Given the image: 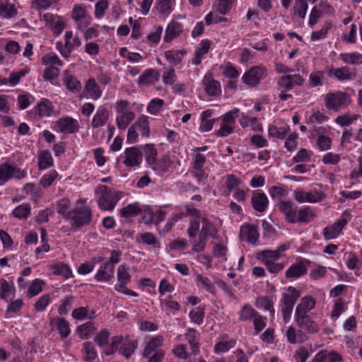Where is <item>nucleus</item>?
<instances>
[{"label":"nucleus","mask_w":362,"mask_h":362,"mask_svg":"<svg viewBox=\"0 0 362 362\" xmlns=\"http://www.w3.org/2000/svg\"><path fill=\"white\" fill-rule=\"evenodd\" d=\"M218 230L206 217L199 221V232L195 238H189L192 243V251L201 252L205 250L209 237H215Z\"/></svg>","instance_id":"1"},{"label":"nucleus","mask_w":362,"mask_h":362,"mask_svg":"<svg viewBox=\"0 0 362 362\" xmlns=\"http://www.w3.org/2000/svg\"><path fill=\"white\" fill-rule=\"evenodd\" d=\"M164 339L158 335L151 338L146 344L143 356L148 359V362H161L165 356V351L161 349Z\"/></svg>","instance_id":"2"},{"label":"nucleus","mask_w":362,"mask_h":362,"mask_svg":"<svg viewBox=\"0 0 362 362\" xmlns=\"http://www.w3.org/2000/svg\"><path fill=\"white\" fill-rule=\"evenodd\" d=\"M129 102L125 100L117 101L115 110L117 112L116 124L120 130H124L134 119L135 113L129 108Z\"/></svg>","instance_id":"3"},{"label":"nucleus","mask_w":362,"mask_h":362,"mask_svg":"<svg viewBox=\"0 0 362 362\" xmlns=\"http://www.w3.org/2000/svg\"><path fill=\"white\" fill-rule=\"evenodd\" d=\"M66 219L74 227L81 228L89 225L92 221V211L89 206H83L69 211Z\"/></svg>","instance_id":"4"},{"label":"nucleus","mask_w":362,"mask_h":362,"mask_svg":"<svg viewBox=\"0 0 362 362\" xmlns=\"http://www.w3.org/2000/svg\"><path fill=\"white\" fill-rule=\"evenodd\" d=\"M351 98L346 93L336 91L329 93L325 95V107L334 112H339L346 108L351 103Z\"/></svg>","instance_id":"5"},{"label":"nucleus","mask_w":362,"mask_h":362,"mask_svg":"<svg viewBox=\"0 0 362 362\" xmlns=\"http://www.w3.org/2000/svg\"><path fill=\"white\" fill-rule=\"evenodd\" d=\"M98 189L101 195L98 199V206L101 210L112 211L120 200L121 192L109 189L105 185H101Z\"/></svg>","instance_id":"6"},{"label":"nucleus","mask_w":362,"mask_h":362,"mask_svg":"<svg viewBox=\"0 0 362 362\" xmlns=\"http://www.w3.org/2000/svg\"><path fill=\"white\" fill-rule=\"evenodd\" d=\"M287 291L291 294L283 293L281 300L282 303L281 314L285 322L289 320L293 306L300 296V292L293 286L288 287Z\"/></svg>","instance_id":"7"},{"label":"nucleus","mask_w":362,"mask_h":362,"mask_svg":"<svg viewBox=\"0 0 362 362\" xmlns=\"http://www.w3.org/2000/svg\"><path fill=\"white\" fill-rule=\"evenodd\" d=\"M351 219V214L348 211L342 213L341 217L331 226H327L323 229V236L327 240L336 238Z\"/></svg>","instance_id":"8"},{"label":"nucleus","mask_w":362,"mask_h":362,"mask_svg":"<svg viewBox=\"0 0 362 362\" xmlns=\"http://www.w3.org/2000/svg\"><path fill=\"white\" fill-rule=\"evenodd\" d=\"M267 76V69L263 65H258L251 67L242 77L244 83L256 86L259 83L261 79Z\"/></svg>","instance_id":"9"},{"label":"nucleus","mask_w":362,"mask_h":362,"mask_svg":"<svg viewBox=\"0 0 362 362\" xmlns=\"http://www.w3.org/2000/svg\"><path fill=\"white\" fill-rule=\"evenodd\" d=\"M295 200L300 203H316L322 201L326 197V194L322 190L313 189L310 192L296 190L293 192Z\"/></svg>","instance_id":"10"},{"label":"nucleus","mask_w":362,"mask_h":362,"mask_svg":"<svg viewBox=\"0 0 362 362\" xmlns=\"http://www.w3.org/2000/svg\"><path fill=\"white\" fill-rule=\"evenodd\" d=\"M64 37V45H63L61 42H58L56 45L57 49L59 50L61 54L67 58L70 56V54L74 49L77 48L81 45V42L78 36H73L72 31H66Z\"/></svg>","instance_id":"11"},{"label":"nucleus","mask_w":362,"mask_h":362,"mask_svg":"<svg viewBox=\"0 0 362 362\" xmlns=\"http://www.w3.org/2000/svg\"><path fill=\"white\" fill-rule=\"evenodd\" d=\"M185 209L187 215L192 217L187 230V235L189 238H195L199 232V221L205 216H202L200 211L192 205H186Z\"/></svg>","instance_id":"12"},{"label":"nucleus","mask_w":362,"mask_h":362,"mask_svg":"<svg viewBox=\"0 0 362 362\" xmlns=\"http://www.w3.org/2000/svg\"><path fill=\"white\" fill-rule=\"evenodd\" d=\"M297 326L310 334H317L320 330V325L314 320L313 315L294 317Z\"/></svg>","instance_id":"13"},{"label":"nucleus","mask_w":362,"mask_h":362,"mask_svg":"<svg viewBox=\"0 0 362 362\" xmlns=\"http://www.w3.org/2000/svg\"><path fill=\"white\" fill-rule=\"evenodd\" d=\"M71 18L79 29L86 28L92 20L87 13L86 6L82 4H76L74 6Z\"/></svg>","instance_id":"14"},{"label":"nucleus","mask_w":362,"mask_h":362,"mask_svg":"<svg viewBox=\"0 0 362 362\" xmlns=\"http://www.w3.org/2000/svg\"><path fill=\"white\" fill-rule=\"evenodd\" d=\"M259 236L257 226L245 223L240 227V238L241 240L255 245L257 243Z\"/></svg>","instance_id":"15"},{"label":"nucleus","mask_w":362,"mask_h":362,"mask_svg":"<svg viewBox=\"0 0 362 362\" xmlns=\"http://www.w3.org/2000/svg\"><path fill=\"white\" fill-rule=\"evenodd\" d=\"M329 76H334L339 81L354 80L356 77V73L354 69H351L347 66L337 69H330L328 71Z\"/></svg>","instance_id":"16"},{"label":"nucleus","mask_w":362,"mask_h":362,"mask_svg":"<svg viewBox=\"0 0 362 362\" xmlns=\"http://www.w3.org/2000/svg\"><path fill=\"white\" fill-rule=\"evenodd\" d=\"M125 160L124 163L127 167H136L140 165L143 160V155L141 150L133 146L125 149Z\"/></svg>","instance_id":"17"},{"label":"nucleus","mask_w":362,"mask_h":362,"mask_svg":"<svg viewBox=\"0 0 362 362\" xmlns=\"http://www.w3.org/2000/svg\"><path fill=\"white\" fill-rule=\"evenodd\" d=\"M315 300L310 296L303 297L295 310V317L308 315L309 312L315 306Z\"/></svg>","instance_id":"18"},{"label":"nucleus","mask_w":362,"mask_h":362,"mask_svg":"<svg viewBox=\"0 0 362 362\" xmlns=\"http://www.w3.org/2000/svg\"><path fill=\"white\" fill-rule=\"evenodd\" d=\"M57 127L62 133L72 134L78 131V123L71 117H62L57 121Z\"/></svg>","instance_id":"19"},{"label":"nucleus","mask_w":362,"mask_h":362,"mask_svg":"<svg viewBox=\"0 0 362 362\" xmlns=\"http://www.w3.org/2000/svg\"><path fill=\"white\" fill-rule=\"evenodd\" d=\"M278 209L284 215L287 222L296 223L297 212L293 202L291 201H280L278 204Z\"/></svg>","instance_id":"20"},{"label":"nucleus","mask_w":362,"mask_h":362,"mask_svg":"<svg viewBox=\"0 0 362 362\" xmlns=\"http://www.w3.org/2000/svg\"><path fill=\"white\" fill-rule=\"evenodd\" d=\"M305 261L301 260L298 263L292 264L285 272V276L288 279H296L305 275L307 272Z\"/></svg>","instance_id":"21"},{"label":"nucleus","mask_w":362,"mask_h":362,"mask_svg":"<svg viewBox=\"0 0 362 362\" xmlns=\"http://www.w3.org/2000/svg\"><path fill=\"white\" fill-rule=\"evenodd\" d=\"M251 203L253 209L256 211L263 213L268 207L269 200L264 193L256 192L252 197Z\"/></svg>","instance_id":"22"},{"label":"nucleus","mask_w":362,"mask_h":362,"mask_svg":"<svg viewBox=\"0 0 362 362\" xmlns=\"http://www.w3.org/2000/svg\"><path fill=\"white\" fill-rule=\"evenodd\" d=\"M114 268L111 262H104L95 274V279L98 281H110L114 277Z\"/></svg>","instance_id":"23"},{"label":"nucleus","mask_w":362,"mask_h":362,"mask_svg":"<svg viewBox=\"0 0 362 362\" xmlns=\"http://www.w3.org/2000/svg\"><path fill=\"white\" fill-rule=\"evenodd\" d=\"M49 323L52 327L57 328L62 338H66L70 334V325L64 318H51Z\"/></svg>","instance_id":"24"},{"label":"nucleus","mask_w":362,"mask_h":362,"mask_svg":"<svg viewBox=\"0 0 362 362\" xmlns=\"http://www.w3.org/2000/svg\"><path fill=\"white\" fill-rule=\"evenodd\" d=\"M316 217L314 210L309 206L301 207L296 214V223H308L313 221Z\"/></svg>","instance_id":"25"},{"label":"nucleus","mask_w":362,"mask_h":362,"mask_svg":"<svg viewBox=\"0 0 362 362\" xmlns=\"http://www.w3.org/2000/svg\"><path fill=\"white\" fill-rule=\"evenodd\" d=\"M182 31V24L175 21H171L165 30L164 41L165 42H171L173 39L177 37Z\"/></svg>","instance_id":"26"},{"label":"nucleus","mask_w":362,"mask_h":362,"mask_svg":"<svg viewBox=\"0 0 362 362\" xmlns=\"http://www.w3.org/2000/svg\"><path fill=\"white\" fill-rule=\"evenodd\" d=\"M109 119V111L105 107H100L94 115L92 120V127L94 129L105 125Z\"/></svg>","instance_id":"27"},{"label":"nucleus","mask_w":362,"mask_h":362,"mask_svg":"<svg viewBox=\"0 0 362 362\" xmlns=\"http://www.w3.org/2000/svg\"><path fill=\"white\" fill-rule=\"evenodd\" d=\"M64 82L67 89L72 93H78L81 90L80 81L67 70L64 72Z\"/></svg>","instance_id":"28"},{"label":"nucleus","mask_w":362,"mask_h":362,"mask_svg":"<svg viewBox=\"0 0 362 362\" xmlns=\"http://www.w3.org/2000/svg\"><path fill=\"white\" fill-rule=\"evenodd\" d=\"M35 112L40 117H49L53 112V105L48 99H42L35 107Z\"/></svg>","instance_id":"29"},{"label":"nucleus","mask_w":362,"mask_h":362,"mask_svg":"<svg viewBox=\"0 0 362 362\" xmlns=\"http://www.w3.org/2000/svg\"><path fill=\"white\" fill-rule=\"evenodd\" d=\"M142 209L139 203L129 204L122 208L119 215L124 218H130L141 214Z\"/></svg>","instance_id":"30"},{"label":"nucleus","mask_w":362,"mask_h":362,"mask_svg":"<svg viewBox=\"0 0 362 362\" xmlns=\"http://www.w3.org/2000/svg\"><path fill=\"white\" fill-rule=\"evenodd\" d=\"M85 90L88 93L89 96L94 100L99 99L102 95V90L95 80L93 78L86 81Z\"/></svg>","instance_id":"31"},{"label":"nucleus","mask_w":362,"mask_h":362,"mask_svg":"<svg viewBox=\"0 0 362 362\" xmlns=\"http://www.w3.org/2000/svg\"><path fill=\"white\" fill-rule=\"evenodd\" d=\"M203 83L206 93L211 96H217L221 93L220 83L213 78L205 76Z\"/></svg>","instance_id":"32"},{"label":"nucleus","mask_w":362,"mask_h":362,"mask_svg":"<svg viewBox=\"0 0 362 362\" xmlns=\"http://www.w3.org/2000/svg\"><path fill=\"white\" fill-rule=\"evenodd\" d=\"M211 46V42L209 40H202L199 47L195 50L194 58L192 59V64L199 65L201 64L202 57L206 54Z\"/></svg>","instance_id":"33"},{"label":"nucleus","mask_w":362,"mask_h":362,"mask_svg":"<svg viewBox=\"0 0 362 362\" xmlns=\"http://www.w3.org/2000/svg\"><path fill=\"white\" fill-rule=\"evenodd\" d=\"M37 165L39 170H45L53 165V158L48 150L40 152L37 158Z\"/></svg>","instance_id":"34"},{"label":"nucleus","mask_w":362,"mask_h":362,"mask_svg":"<svg viewBox=\"0 0 362 362\" xmlns=\"http://www.w3.org/2000/svg\"><path fill=\"white\" fill-rule=\"evenodd\" d=\"M159 74L153 69L146 70L139 78V85H149L158 80Z\"/></svg>","instance_id":"35"},{"label":"nucleus","mask_w":362,"mask_h":362,"mask_svg":"<svg viewBox=\"0 0 362 362\" xmlns=\"http://www.w3.org/2000/svg\"><path fill=\"white\" fill-rule=\"evenodd\" d=\"M137 346L136 341H129L122 338V343L119 346V351L127 358H129Z\"/></svg>","instance_id":"36"},{"label":"nucleus","mask_w":362,"mask_h":362,"mask_svg":"<svg viewBox=\"0 0 362 362\" xmlns=\"http://www.w3.org/2000/svg\"><path fill=\"white\" fill-rule=\"evenodd\" d=\"M15 286L13 282L0 279V299L7 300L8 298L15 293Z\"/></svg>","instance_id":"37"},{"label":"nucleus","mask_w":362,"mask_h":362,"mask_svg":"<svg viewBox=\"0 0 362 362\" xmlns=\"http://www.w3.org/2000/svg\"><path fill=\"white\" fill-rule=\"evenodd\" d=\"M185 337L191 346L192 354L197 355L199 353L197 332L192 328H189L187 329Z\"/></svg>","instance_id":"38"},{"label":"nucleus","mask_w":362,"mask_h":362,"mask_svg":"<svg viewBox=\"0 0 362 362\" xmlns=\"http://www.w3.org/2000/svg\"><path fill=\"white\" fill-rule=\"evenodd\" d=\"M339 56L346 64L352 65L362 64V54L358 52L341 53Z\"/></svg>","instance_id":"39"},{"label":"nucleus","mask_w":362,"mask_h":362,"mask_svg":"<svg viewBox=\"0 0 362 362\" xmlns=\"http://www.w3.org/2000/svg\"><path fill=\"white\" fill-rule=\"evenodd\" d=\"M257 314L258 312L250 305L245 304L239 312V317L241 321H248L253 320L255 316H257Z\"/></svg>","instance_id":"40"},{"label":"nucleus","mask_w":362,"mask_h":362,"mask_svg":"<svg viewBox=\"0 0 362 362\" xmlns=\"http://www.w3.org/2000/svg\"><path fill=\"white\" fill-rule=\"evenodd\" d=\"M257 259L266 264L267 262H274L279 259L276 250H264L257 254Z\"/></svg>","instance_id":"41"},{"label":"nucleus","mask_w":362,"mask_h":362,"mask_svg":"<svg viewBox=\"0 0 362 362\" xmlns=\"http://www.w3.org/2000/svg\"><path fill=\"white\" fill-rule=\"evenodd\" d=\"M255 305L259 308H263L265 310H268L272 318L274 317V309L273 307L272 302L269 299L268 297H259L257 298Z\"/></svg>","instance_id":"42"},{"label":"nucleus","mask_w":362,"mask_h":362,"mask_svg":"<svg viewBox=\"0 0 362 362\" xmlns=\"http://www.w3.org/2000/svg\"><path fill=\"white\" fill-rule=\"evenodd\" d=\"M145 158L150 165L156 164L158 151L153 144H146L144 146Z\"/></svg>","instance_id":"43"},{"label":"nucleus","mask_w":362,"mask_h":362,"mask_svg":"<svg viewBox=\"0 0 362 362\" xmlns=\"http://www.w3.org/2000/svg\"><path fill=\"white\" fill-rule=\"evenodd\" d=\"M135 127L141 132V134L144 136H148L150 134L149 122L148 117L141 115L139 117L137 121L134 123Z\"/></svg>","instance_id":"44"},{"label":"nucleus","mask_w":362,"mask_h":362,"mask_svg":"<svg viewBox=\"0 0 362 362\" xmlns=\"http://www.w3.org/2000/svg\"><path fill=\"white\" fill-rule=\"evenodd\" d=\"M17 13V10L15 6L12 4H9L6 0L0 4V16L4 18H12Z\"/></svg>","instance_id":"45"},{"label":"nucleus","mask_w":362,"mask_h":362,"mask_svg":"<svg viewBox=\"0 0 362 362\" xmlns=\"http://www.w3.org/2000/svg\"><path fill=\"white\" fill-rule=\"evenodd\" d=\"M31 207L29 204H23L14 209L13 216L19 219H26L30 214Z\"/></svg>","instance_id":"46"},{"label":"nucleus","mask_w":362,"mask_h":362,"mask_svg":"<svg viewBox=\"0 0 362 362\" xmlns=\"http://www.w3.org/2000/svg\"><path fill=\"white\" fill-rule=\"evenodd\" d=\"M184 56V52L180 50H168L165 52L166 59L173 65L179 64Z\"/></svg>","instance_id":"47"},{"label":"nucleus","mask_w":362,"mask_h":362,"mask_svg":"<svg viewBox=\"0 0 362 362\" xmlns=\"http://www.w3.org/2000/svg\"><path fill=\"white\" fill-rule=\"evenodd\" d=\"M189 318L191 321L197 325H201L204 317V307L199 305L190 311Z\"/></svg>","instance_id":"48"},{"label":"nucleus","mask_w":362,"mask_h":362,"mask_svg":"<svg viewBox=\"0 0 362 362\" xmlns=\"http://www.w3.org/2000/svg\"><path fill=\"white\" fill-rule=\"evenodd\" d=\"M288 127H277L275 125H270L268 128V134L271 137L279 139H284L287 133Z\"/></svg>","instance_id":"49"},{"label":"nucleus","mask_w":362,"mask_h":362,"mask_svg":"<svg viewBox=\"0 0 362 362\" xmlns=\"http://www.w3.org/2000/svg\"><path fill=\"white\" fill-rule=\"evenodd\" d=\"M332 26V24L330 22L325 21L320 30L312 33L310 37L311 40L315 41L325 38Z\"/></svg>","instance_id":"50"},{"label":"nucleus","mask_w":362,"mask_h":362,"mask_svg":"<svg viewBox=\"0 0 362 362\" xmlns=\"http://www.w3.org/2000/svg\"><path fill=\"white\" fill-rule=\"evenodd\" d=\"M13 164L7 163L0 165V180L4 183L13 177Z\"/></svg>","instance_id":"51"},{"label":"nucleus","mask_w":362,"mask_h":362,"mask_svg":"<svg viewBox=\"0 0 362 362\" xmlns=\"http://www.w3.org/2000/svg\"><path fill=\"white\" fill-rule=\"evenodd\" d=\"M83 358L88 362L93 361L97 356L94 346L90 341H86L83 344Z\"/></svg>","instance_id":"52"},{"label":"nucleus","mask_w":362,"mask_h":362,"mask_svg":"<svg viewBox=\"0 0 362 362\" xmlns=\"http://www.w3.org/2000/svg\"><path fill=\"white\" fill-rule=\"evenodd\" d=\"M164 100L160 98L152 99L147 106V111L151 115H157L162 109Z\"/></svg>","instance_id":"53"},{"label":"nucleus","mask_w":362,"mask_h":362,"mask_svg":"<svg viewBox=\"0 0 362 362\" xmlns=\"http://www.w3.org/2000/svg\"><path fill=\"white\" fill-rule=\"evenodd\" d=\"M44 285V281L36 279L30 285L28 290V296L30 298L35 296L38 295L42 291V286Z\"/></svg>","instance_id":"54"},{"label":"nucleus","mask_w":362,"mask_h":362,"mask_svg":"<svg viewBox=\"0 0 362 362\" xmlns=\"http://www.w3.org/2000/svg\"><path fill=\"white\" fill-rule=\"evenodd\" d=\"M325 78L324 71H316L311 73L309 76V84L312 87L321 86L323 84Z\"/></svg>","instance_id":"55"},{"label":"nucleus","mask_w":362,"mask_h":362,"mask_svg":"<svg viewBox=\"0 0 362 362\" xmlns=\"http://www.w3.org/2000/svg\"><path fill=\"white\" fill-rule=\"evenodd\" d=\"M53 272L54 274L62 276L65 279H68L71 276V271L69 266L63 263L54 265L53 267Z\"/></svg>","instance_id":"56"},{"label":"nucleus","mask_w":362,"mask_h":362,"mask_svg":"<svg viewBox=\"0 0 362 362\" xmlns=\"http://www.w3.org/2000/svg\"><path fill=\"white\" fill-rule=\"evenodd\" d=\"M57 176V172L55 170H52L42 177L40 180V185L43 187H48L52 184Z\"/></svg>","instance_id":"57"},{"label":"nucleus","mask_w":362,"mask_h":362,"mask_svg":"<svg viewBox=\"0 0 362 362\" xmlns=\"http://www.w3.org/2000/svg\"><path fill=\"white\" fill-rule=\"evenodd\" d=\"M320 351L322 355H324L325 362H343L344 361L342 356L335 351L322 350Z\"/></svg>","instance_id":"58"},{"label":"nucleus","mask_w":362,"mask_h":362,"mask_svg":"<svg viewBox=\"0 0 362 362\" xmlns=\"http://www.w3.org/2000/svg\"><path fill=\"white\" fill-rule=\"evenodd\" d=\"M308 10V4L306 0H298L293 6V13L298 15L300 18H304Z\"/></svg>","instance_id":"59"},{"label":"nucleus","mask_w":362,"mask_h":362,"mask_svg":"<svg viewBox=\"0 0 362 362\" xmlns=\"http://www.w3.org/2000/svg\"><path fill=\"white\" fill-rule=\"evenodd\" d=\"M42 63L45 66H53L57 64L59 66H63V62L55 54H47L42 57Z\"/></svg>","instance_id":"60"},{"label":"nucleus","mask_w":362,"mask_h":362,"mask_svg":"<svg viewBox=\"0 0 362 362\" xmlns=\"http://www.w3.org/2000/svg\"><path fill=\"white\" fill-rule=\"evenodd\" d=\"M235 341L233 339H230L226 341H219L218 342L214 347L215 353H223L228 351L229 349H232L235 345Z\"/></svg>","instance_id":"61"},{"label":"nucleus","mask_w":362,"mask_h":362,"mask_svg":"<svg viewBox=\"0 0 362 362\" xmlns=\"http://www.w3.org/2000/svg\"><path fill=\"white\" fill-rule=\"evenodd\" d=\"M232 1L233 0H218L215 11L223 15L226 14L231 9Z\"/></svg>","instance_id":"62"},{"label":"nucleus","mask_w":362,"mask_h":362,"mask_svg":"<svg viewBox=\"0 0 362 362\" xmlns=\"http://www.w3.org/2000/svg\"><path fill=\"white\" fill-rule=\"evenodd\" d=\"M94 328L95 327L93 324L90 322H88L82 325L78 326L77 328V332L81 339H87Z\"/></svg>","instance_id":"63"},{"label":"nucleus","mask_w":362,"mask_h":362,"mask_svg":"<svg viewBox=\"0 0 362 362\" xmlns=\"http://www.w3.org/2000/svg\"><path fill=\"white\" fill-rule=\"evenodd\" d=\"M107 0H100L97 2L95 5V17L98 19L101 18L105 13V11L108 8Z\"/></svg>","instance_id":"64"}]
</instances>
